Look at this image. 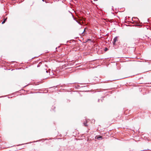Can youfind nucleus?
I'll use <instances>...</instances> for the list:
<instances>
[{
	"mask_svg": "<svg viewBox=\"0 0 151 151\" xmlns=\"http://www.w3.org/2000/svg\"><path fill=\"white\" fill-rule=\"evenodd\" d=\"M117 37H115L114 39V41H113V44L115 45V43L116 42V41L117 40Z\"/></svg>",
	"mask_w": 151,
	"mask_h": 151,
	"instance_id": "nucleus-1",
	"label": "nucleus"
},
{
	"mask_svg": "<svg viewBox=\"0 0 151 151\" xmlns=\"http://www.w3.org/2000/svg\"><path fill=\"white\" fill-rule=\"evenodd\" d=\"M102 137L101 136H96L95 137V139H99V138H101Z\"/></svg>",
	"mask_w": 151,
	"mask_h": 151,
	"instance_id": "nucleus-2",
	"label": "nucleus"
},
{
	"mask_svg": "<svg viewBox=\"0 0 151 151\" xmlns=\"http://www.w3.org/2000/svg\"><path fill=\"white\" fill-rule=\"evenodd\" d=\"M86 122H84V123H83V124H84V125L85 126V127H87L88 126V125L87 124V123L88 122V120L86 119Z\"/></svg>",
	"mask_w": 151,
	"mask_h": 151,
	"instance_id": "nucleus-3",
	"label": "nucleus"
},
{
	"mask_svg": "<svg viewBox=\"0 0 151 151\" xmlns=\"http://www.w3.org/2000/svg\"><path fill=\"white\" fill-rule=\"evenodd\" d=\"M6 19H7V18H6L5 19H4V21L2 22V24H4V23H5V22H6Z\"/></svg>",
	"mask_w": 151,
	"mask_h": 151,
	"instance_id": "nucleus-4",
	"label": "nucleus"
},
{
	"mask_svg": "<svg viewBox=\"0 0 151 151\" xmlns=\"http://www.w3.org/2000/svg\"><path fill=\"white\" fill-rule=\"evenodd\" d=\"M108 49L107 47H105L104 49V51H106L108 50Z\"/></svg>",
	"mask_w": 151,
	"mask_h": 151,
	"instance_id": "nucleus-5",
	"label": "nucleus"
},
{
	"mask_svg": "<svg viewBox=\"0 0 151 151\" xmlns=\"http://www.w3.org/2000/svg\"><path fill=\"white\" fill-rule=\"evenodd\" d=\"M85 29H84V31L83 32V33L85 32Z\"/></svg>",
	"mask_w": 151,
	"mask_h": 151,
	"instance_id": "nucleus-6",
	"label": "nucleus"
},
{
	"mask_svg": "<svg viewBox=\"0 0 151 151\" xmlns=\"http://www.w3.org/2000/svg\"><path fill=\"white\" fill-rule=\"evenodd\" d=\"M43 0V1H44V0Z\"/></svg>",
	"mask_w": 151,
	"mask_h": 151,
	"instance_id": "nucleus-7",
	"label": "nucleus"
}]
</instances>
